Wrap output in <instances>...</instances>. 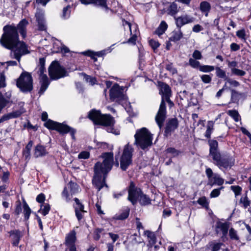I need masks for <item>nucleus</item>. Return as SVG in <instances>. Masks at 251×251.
<instances>
[{
	"instance_id": "15",
	"label": "nucleus",
	"mask_w": 251,
	"mask_h": 251,
	"mask_svg": "<svg viewBox=\"0 0 251 251\" xmlns=\"http://www.w3.org/2000/svg\"><path fill=\"white\" fill-rule=\"evenodd\" d=\"M44 16V11L43 10L38 9L35 14V16L38 23V29L41 31L46 30L47 28Z\"/></svg>"
},
{
	"instance_id": "58",
	"label": "nucleus",
	"mask_w": 251,
	"mask_h": 251,
	"mask_svg": "<svg viewBox=\"0 0 251 251\" xmlns=\"http://www.w3.org/2000/svg\"><path fill=\"white\" fill-rule=\"evenodd\" d=\"M90 153L87 151H83L79 153L78 155V158L79 159H86L89 157Z\"/></svg>"
},
{
	"instance_id": "62",
	"label": "nucleus",
	"mask_w": 251,
	"mask_h": 251,
	"mask_svg": "<svg viewBox=\"0 0 251 251\" xmlns=\"http://www.w3.org/2000/svg\"><path fill=\"white\" fill-rule=\"evenodd\" d=\"M226 80L227 83H228L230 85H232L233 87H236L240 85L239 82L236 80H232L228 78H227Z\"/></svg>"
},
{
	"instance_id": "20",
	"label": "nucleus",
	"mask_w": 251,
	"mask_h": 251,
	"mask_svg": "<svg viewBox=\"0 0 251 251\" xmlns=\"http://www.w3.org/2000/svg\"><path fill=\"white\" fill-rule=\"evenodd\" d=\"M9 233L12 238L13 245L17 246L22 236L21 232L18 230H13L10 231Z\"/></svg>"
},
{
	"instance_id": "12",
	"label": "nucleus",
	"mask_w": 251,
	"mask_h": 251,
	"mask_svg": "<svg viewBox=\"0 0 251 251\" xmlns=\"http://www.w3.org/2000/svg\"><path fill=\"white\" fill-rule=\"evenodd\" d=\"M128 192V200L134 205L136 203L142 192L139 188L135 186L133 182H130Z\"/></svg>"
},
{
	"instance_id": "63",
	"label": "nucleus",
	"mask_w": 251,
	"mask_h": 251,
	"mask_svg": "<svg viewBox=\"0 0 251 251\" xmlns=\"http://www.w3.org/2000/svg\"><path fill=\"white\" fill-rule=\"evenodd\" d=\"M22 212V206L20 201H18L16 204V207L15 209V213L17 215H19Z\"/></svg>"
},
{
	"instance_id": "5",
	"label": "nucleus",
	"mask_w": 251,
	"mask_h": 251,
	"mask_svg": "<svg viewBox=\"0 0 251 251\" xmlns=\"http://www.w3.org/2000/svg\"><path fill=\"white\" fill-rule=\"evenodd\" d=\"M134 138L135 144L142 150H145L152 144V135L146 127L137 130Z\"/></svg>"
},
{
	"instance_id": "49",
	"label": "nucleus",
	"mask_w": 251,
	"mask_h": 251,
	"mask_svg": "<svg viewBox=\"0 0 251 251\" xmlns=\"http://www.w3.org/2000/svg\"><path fill=\"white\" fill-rule=\"evenodd\" d=\"M223 189H224V187H221L218 189H215L213 190L210 194V198H216V197H218L220 194L221 190Z\"/></svg>"
},
{
	"instance_id": "23",
	"label": "nucleus",
	"mask_w": 251,
	"mask_h": 251,
	"mask_svg": "<svg viewBox=\"0 0 251 251\" xmlns=\"http://www.w3.org/2000/svg\"><path fill=\"white\" fill-rule=\"evenodd\" d=\"M76 233L73 230L68 233L66 237L65 244L67 247L75 245Z\"/></svg>"
},
{
	"instance_id": "40",
	"label": "nucleus",
	"mask_w": 251,
	"mask_h": 251,
	"mask_svg": "<svg viewBox=\"0 0 251 251\" xmlns=\"http://www.w3.org/2000/svg\"><path fill=\"white\" fill-rule=\"evenodd\" d=\"M229 236L232 240L239 241V237L237 234V232L234 228H231L229 230Z\"/></svg>"
},
{
	"instance_id": "33",
	"label": "nucleus",
	"mask_w": 251,
	"mask_h": 251,
	"mask_svg": "<svg viewBox=\"0 0 251 251\" xmlns=\"http://www.w3.org/2000/svg\"><path fill=\"white\" fill-rule=\"evenodd\" d=\"M214 122L212 121H209L208 122L207 125V129L204 134L205 137H206L207 138H210L211 134L214 130Z\"/></svg>"
},
{
	"instance_id": "16",
	"label": "nucleus",
	"mask_w": 251,
	"mask_h": 251,
	"mask_svg": "<svg viewBox=\"0 0 251 251\" xmlns=\"http://www.w3.org/2000/svg\"><path fill=\"white\" fill-rule=\"evenodd\" d=\"M81 3L84 4H94L96 6L100 7L106 11L109 10L106 4V0H79Z\"/></svg>"
},
{
	"instance_id": "14",
	"label": "nucleus",
	"mask_w": 251,
	"mask_h": 251,
	"mask_svg": "<svg viewBox=\"0 0 251 251\" xmlns=\"http://www.w3.org/2000/svg\"><path fill=\"white\" fill-rule=\"evenodd\" d=\"M178 126V122L176 118L169 119L166 124L164 135L166 137L171 135L172 133L176 129Z\"/></svg>"
},
{
	"instance_id": "31",
	"label": "nucleus",
	"mask_w": 251,
	"mask_h": 251,
	"mask_svg": "<svg viewBox=\"0 0 251 251\" xmlns=\"http://www.w3.org/2000/svg\"><path fill=\"white\" fill-rule=\"evenodd\" d=\"M182 36L183 34L181 31L179 29L173 32L172 35L169 39L171 41L176 42L180 40L182 37Z\"/></svg>"
},
{
	"instance_id": "10",
	"label": "nucleus",
	"mask_w": 251,
	"mask_h": 251,
	"mask_svg": "<svg viewBox=\"0 0 251 251\" xmlns=\"http://www.w3.org/2000/svg\"><path fill=\"white\" fill-rule=\"evenodd\" d=\"M214 164L222 171L230 169L234 164L235 160L232 156H223L220 153L213 158Z\"/></svg>"
},
{
	"instance_id": "17",
	"label": "nucleus",
	"mask_w": 251,
	"mask_h": 251,
	"mask_svg": "<svg viewBox=\"0 0 251 251\" xmlns=\"http://www.w3.org/2000/svg\"><path fill=\"white\" fill-rule=\"evenodd\" d=\"M25 111L24 108H21L20 110L5 114L0 118V124L10 119L17 118Z\"/></svg>"
},
{
	"instance_id": "18",
	"label": "nucleus",
	"mask_w": 251,
	"mask_h": 251,
	"mask_svg": "<svg viewBox=\"0 0 251 251\" xmlns=\"http://www.w3.org/2000/svg\"><path fill=\"white\" fill-rule=\"evenodd\" d=\"M39 83L41 86L39 91V93L41 95L44 94L48 88L50 81L47 75H42L41 77H39Z\"/></svg>"
},
{
	"instance_id": "32",
	"label": "nucleus",
	"mask_w": 251,
	"mask_h": 251,
	"mask_svg": "<svg viewBox=\"0 0 251 251\" xmlns=\"http://www.w3.org/2000/svg\"><path fill=\"white\" fill-rule=\"evenodd\" d=\"M178 11V10L177 8V4L175 2L171 3L168 8V14L172 16H175L177 13Z\"/></svg>"
},
{
	"instance_id": "48",
	"label": "nucleus",
	"mask_w": 251,
	"mask_h": 251,
	"mask_svg": "<svg viewBox=\"0 0 251 251\" xmlns=\"http://www.w3.org/2000/svg\"><path fill=\"white\" fill-rule=\"evenodd\" d=\"M74 200L75 202V212L76 211H85L84 210V205L80 202L79 200L77 198H75Z\"/></svg>"
},
{
	"instance_id": "42",
	"label": "nucleus",
	"mask_w": 251,
	"mask_h": 251,
	"mask_svg": "<svg viewBox=\"0 0 251 251\" xmlns=\"http://www.w3.org/2000/svg\"><path fill=\"white\" fill-rule=\"evenodd\" d=\"M236 36L242 41L246 42L247 37L246 31L244 29L239 30L236 32Z\"/></svg>"
},
{
	"instance_id": "34",
	"label": "nucleus",
	"mask_w": 251,
	"mask_h": 251,
	"mask_svg": "<svg viewBox=\"0 0 251 251\" xmlns=\"http://www.w3.org/2000/svg\"><path fill=\"white\" fill-rule=\"evenodd\" d=\"M61 196L67 202H70L72 198V194H70L66 187H65L62 192Z\"/></svg>"
},
{
	"instance_id": "53",
	"label": "nucleus",
	"mask_w": 251,
	"mask_h": 251,
	"mask_svg": "<svg viewBox=\"0 0 251 251\" xmlns=\"http://www.w3.org/2000/svg\"><path fill=\"white\" fill-rule=\"evenodd\" d=\"M240 202L243 204V206L245 208H246L250 204V201L248 200V198L247 196L245 197H242L240 199Z\"/></svg>"
},
{
	"instance_id": "19",
	"label": "nucleus",
	"mask_w": 251,
	"mask_h": 251,
	"mask_svg": "<svg viewBox=\"0 0 251 251\" xmlns=\"http://www.w3.org/2000/svg\"><path fill=\"white\" fill-rule=\"evenodd\" d=\"M208 143L210 146V155L212 156L213 159L220 153L218 151V142L215 140H210L208 141Z\"/></svg>"
},
{
	"instance_id": "4",
	"label": "nucleus",
	"mask_w": 251,
	"mask_h": 251,
	"mask_svg": "<svg viewBox=\"0 0 251 251\" xmlns=\"http://www.w3.org/2000/svg\"><path fill=\"white\" fill-rule=\"evenodd\" d=\"M159 94L162 96V99L158 111L155 116V121L159 128L161 129L166 118V110L165 98L171 96V91L169 85L163 82L159 83Z\"/></svg>"
},
{
	"instance_id": "9",
	"label": "nucleus",
	"mask_w": 251,
	"mask_h": 251,
	"mask_svg": "<svg viewBox=\"0 0 251 251\" xmlns=\"http://www.w3.org/2000/svg\"><path fill=\"white\" fill-rule=\"evenodd\" d=\"M124 89L118 84H115L110 90V99L111 101H115L123 104L127 101V97L124 94Z\"/></svg>"
},
{
	"instance_id": "44",
	"label": "nucleus",
	"mask_w": 251,
	"mask_h": 251,
	"mask_svg": "<svg viewBox=\"0 0 251 251\" xmlns=\"http://www.w3.org/2000/svg\"><path fill=\"white\" fill-rule=\"evenodd\" d=\"M239 93L234 90H231V101L235 103L238 101L239 100Z\"/></svg>"
},
{
	"instance_id": "57",
	"label": "nucleus",
	"mask_w": 251,
	"mask_h": 251,
	"mask_svg": "<svg viewBox=\"0 0 251 251\" xmlns=\"http://www.w3.org/2000/svg\"><path fill=\"white\" fill-rule=\"evenodd\" d=\"M230 188L233 191L235 196L240 195L242 191V188L239 186H231L230 187Z\"/></svg>"
},
{
	"instance_id": "64",
	"label": "nucleus",
	"mask_w": 251,
	"mask_h": 251,
	"mask_svg": "<svg viewBox=\"0 0 251 251\" xmlns=\"http://www.w3.org/2000/svg\"><path fill=\"white\" fill-rule=\"evenodd\" d=\"M192 56L195 59H201L202 58L201 52L198 50H195L194 51Z\"/></svg>"
},
{
	"instance_id": "29",
	"label": "nucleus",
	"mask_w": 251,
	"mask_h": 251,
	"mask_svg": "<svg viewBox=\"0 0 251 251\" xmlns=\"http://www.w3.org/2000/svg\"><path fill=\"white\" fill-rule=\"evenodd\" d=\"M144 234L147 236L151 246H152L156 243V236L153 232L146 230L144 231Z\"/></svg>"
},
{
	"instance_id": "30",
	"label": "nucleus",
	"mask_w": 251,
	"mask_h": 251,
	"mask_svg": "<svg viewBox=\"0 0 251 251\" xmlns=\"http://www.w3.org/2000/svg\"><path fill=\"white\" fill-rule=\"evenodd\" d=\"M168 28V25L167 23L163 21L160 24L159 26L155 30V33L159 36L162 35Z\"/></svg>"
},
{
	"instance_id": "50",
	"label": "nucleus",
	"mask_w": 251,
	"mask_h": 251,
	"mask_svg": "<svg viewBox=\"0 0 251 251\" xmlns=\"http://www.w3.org/2000/svg\"><path fill=\"white\" fill-rule=\"evenodd\" d=\"M70 8V6L68 5L63 8L62 14V18L65 19L69 17L70 14V11L69 10Z\"/></svg>"
},
{
	"instance_id": "6",
	"label": "nucleus",
	"mask_w": 251,
	"mask_h": 251,
	"mask_svg": "<svg viewBox=\"0 0 251 251\" xmlns=\"http://www.w3.org/2000/svg\"><path fill=\"white\" fill-rule=\"evenodd\" d=\"M44 126L50 129L56 130L61 133H70L73 139H75V130L68 126L59 123L54 122L51 120H47L44 123Z\"/></svg>"
},
{
	"instance_id": "38",
	"label": "nucleus",
	"mask_w": 251,
	"mask_h": 251,
	"mask_svg": "<svg viewBox=\"0 0 251 251\" xmlns=\"http://www.w3.org/2000/svg\"><path fill=\"white\" fill-rule=\"evenodd\" d=\"M50 208V205L48 203L42 204L38 212H41L44 216H46L49 213Z\"/></svg>"
},
{
	"instance_id": "54",
	"label": "nucleus",
	"mask_w": 251,
	"mask_h": 251,
	"mask_svg": "<svg viewBox=\"0 0 251 251\" xmlns=\"http://www.w3.org/2000/svg\"><path fill=\"white\" fill-rule=\"evenodd\" d=\"M82 53L85 55L91 57L94 61H96L97 60V58L96 57V53H95V52H93L91 50H87L83 52Z\"/></svg>"
},
{
	"instance_id": "27",
	"label": "nucleus",
	"mask_w": 251,
	"mask_h": 251,
	"mask_svg": "<svg viewBox=\"0 0 251 251\" xmlns=\"http://www.w3.org/2000/svg\"><path fill=\"white\" fill-rule=\"evenodd\" d=\"M200 8L202 13H204L205 16H207L209 12L211 6L209 2L204 1L200 3Z\"/></svg>"
},
{
	"instance_id": "22",
	"label": "nucleus",
	"mask_w": 251,
	"mask_h": 251,
	"mask_svg": "<svg viewBox=\"0 0 251 251\" xmlns=\"http://www.w3.org/2000/svg\"><path fill=\"white\" fill-rule=\"evenodd\" d=\"M48 151L46 148L41 145H37L34 149V156L36 157H42L47 154Z\"/></svg>"
},
{
	"instance_id": "45",
	"label": "nucleus",
	"mask_w": 251,
	"mask_h": 251,
	"mask_svg": "<svg viewBox=\"0 0 251 251\" xmlns=\"http://www.w3.org/2000/svg\"><path fill=\"white\" fill-rule=\"evenodd\" d=\"M1 170L2 168L0 167V177L1 176V179L3 182H6L8 180L9 173L8 171L2 172Z\"/></svg>"
},
{
	"instance_id": "26",
	"label": "nucleus",
	"mask_w": 251,
	"mask_h": 251,
	"mask_svg": "<svg viewBox=\"0 0 251 251\" xmlns=\"http://www.w3.org/2000/svg\"><path fill=\"white\" fill-rule=\"evenodd\" d=\"M33 145L32 141H30L25 146V148L23 150V154L25 159L28 160L30 159V151Z\"/></svg>"
},
{
	"instance_id": "36",
	"label": "nucleus",
	"mask_w": 251,
	"mask_h": 251,
	"mask_svg": "<svg viewBox=\"0 0 251 251\" xmlns=\"http://www.w3.org/2000/svg\"><path fill=\"white\" fill-rule=\"evenodd\" d=\"M129 215V210H126L121 214H116L113 218L117 220H123L126 219Z\"/></svg>"
},
{
	"instance_id": "52",
	"label": "nucleus",
	"mask_w": 251,
	"mask_h": 251,
	"mask_svg": "<svg viewBox=\"0 0 251 251\" xmlns=\"http://www.w3.org/2000/svg\"><path fill=\"white\" fill-rule=\"evenodd\" d=\"M189 63L194 68H200V66H201L200 63L195 59L190 58L189 60Z\"/></svg>"
},
{
	"instance_id": "2",
	"label": "nucleus",
	"mask_w": 251,
	"mask_h": 251,
	"mask_svg": "<svg viewBox=\"0 0 251 251\" xmlns=\"http://www.w3.org/2000/svg\"><path fill=\"white\" fill-rule=\"evenodd\" d=\"M102 157L103 158L102 163L98 162L94 166V176L92 180L93 184L98 191H100L104 186L107 187L105 184L106 176L111 170L113 164V153H104L102 155Z\"/></svg>"
},
{
	"instance_id": "51",
	"label": "nucleus",
	"mask_w": 251,
	"mask_h": 251,
	"mask_svg": "<svg viewBox=\"0 0 251 251\" xmlns=\"http://www.w3.org/2000/svg\"><path fill=\"white\" fill-rule=\"evenodd\" d=\"M231 73L234 75L240 76H244L246 74L245 71L237 68L232 69Z\"/></svg>"
},
{
	"instance_id": "56",
	"label": "nucleus",
	"mask_w": 251,
	"mask_h": 251,
	"mask_svg": "<svg viewBox=\"0 0 251 251\" xmlns=\"http://www.w3.org/2000/svg\"><path fill=\"white\" fill-rule=\"evenodd\" d=\"M201 78L202 82L204 83H209L212 80V77L208 75H203L201 76Z\"/></svg>"
},
{
	"instance_id": "39",
	"label": "nucleus",
	"mask_w": 251,
	"mask_h": 251,
	"mask_svg": "<svg viewBox=\"0 0 251 251\" xmlns=\"http://www.w3.org/2000/svg\"><path fill=\"white\" fill-rule=\"evenodd\" d=\"M228 115L231 116L235 122H238L240 119V115L235 110H229L227 111Z\"/></svg>"
},
{
	"instance_id": "37",
	"label": "nucleus",
	"mask_w": 251,
	"mask_h": 251,
	"mask_svg": "<svg viewBox=\"0 0 251 251\" xmlns=\"http://www.w3.org/2000/svg\"><path fill=\"white\" fill-rule=\"evenodd\" d=\"M23 208L25 219V220H27L29 218L31 210L28 206V204L25 201L24 203Z\"/></svg>"
},
{
	"instance_id": "28",
	"label": "nucleus",
	"mask_w": 251,
	"mask_h": 251,
	"mask_svg": "<svg viewBox=\"0 0 251 251\" xmlns=\"http://www.w3.org/2000/svg\"><path fill=\"white\" fill-rule=\"evenodd\" d=\"M138 201L141 205H147L151 204V199L147 195L144 194L143 193H141Z\"/></svg>"
},
{
	"instance_id": "60",
	"label": "nucleus",
	"mask_w": 251,
	"mask_h": 251,
	"mask_svg": "<svg viewBox=\"0 0 251 251\" xmlns=\"http://www.w3.org/2000/svg\"><path fill=\"white\" fill-rule=\"evenodd\" d=\"M149 43H150V46H151V47L152 48V49H153L154 50H155V49H156L158 47H159L160 44L159 43H158V41H156L154 40H150L149 41Z\"/></svg>"
},
{
	"instance_id": "13",
	"label": "nucleus",
	"mask_w": 251,
	"mask_h": 251,
	"mask_svg": "<svg viewBox=\"0 0 251 251\" xmlns=\"http://www.w3.org/2000/svg\"><path fill=\"white\" fill-rule=\"evenodd\" d=\"M195 19V18L188 14H184L175 18L176 25L179 28L185 25L194 23Z\"/></svg>"
},
{
	"instance_id": "35",
	"label": "nucleus",
	"mask_w": 251,
	"mask_h": 251,
	"mask_svg": "<svg viewBox=\"0 0 251 251\" xmlns=\"http://www.w3.org/2000/svg\"><path fill=\"white\" fill-rule=\"evenodd\" d=\"M215 69L216 71V75L217 77L221 78H223L226 80L227 77L226 75V73L224 70L221 69L219 67H215Z\"/></svg>"
},
{
	"instance_id": "25",
	"label": "nucleus",
	"mask_w": 251,
	"mask_h": 251,
	"mask_svg": "<svg viewBox=\"0 0 251 251\" xmlns=\"http://www.w3.org/2000/svg\"><path fill=\"white\" fill-rule=\"evenodd\" d=\"M223 243L218 242L215 241H211L206 246V249H210L211 251H218L220 250Z\"/></svg>"
},
{
	"instance_id": "47",
	"label": "nucleus",
	"mask_w": 251,
	"mask_h": 251,
	"mask_svg": "<svg viewBox=\"0 0 251 251\" xmlns=\"http://www.w3.org/2000/svg\"><path fill=\"white\" fill-rule=\"evenodd\" d=\"M166 151L167 153H170L171 154L172 157H176L178 156L180 153V151L178 150H176L174 148H168L166 150Z\"/></svg>"
},
{
	"instance_id": "41",
	"label": "nucleus",
	"mask_w": 251,
	"mask_h": 251,
	"mask_svg": "<svg viewBox=\"0 0 251 251\" xmlns=\"http://www.w3.org/2000/svg\"><path fill=\"white\" fill-rule=\"evenodd\" d=\"M214 69V66L210 65H202L199 68V70L204 73H209L213 71Z\"/></svg>"
},
{
	"instance_id": "3",
	"label": "nucleus",
	"mask_w": 251,
	"mask_h": 251,
	"mask_svg": "<svg viewBox=\"0 0 251 251\" xmlns=\"http://www.w3.org/2000/svg\"><path fill=\"white\" fill-rule=\"evenodd\" d=\"M88 117L95 125L106 126L107 132L115 135L120 134V130L113 127L115 120L110 115L101 114L100 111L93 109L89 112Z\"/></svg>"
},
{
	"instance_id": "55",
	"label": "nucleus",
	"mask_w": 251,
	"mask_h": 251,
	"mask_svg": "<svg viewBox=\"0 0 251 251\" xmlns=\"http://www.w3.org/2000/svg\"><path fill=\"white\" fill-rule=\"evenodd\" d=\"M103 229L101 228L96 229L94 233V238L96 240H99L100 238V234L103 231Z\"/></svg>"
},
{
	"instance_id": "8",
	"label": "nucleus",
	"mask_w": 251,
	"mask_h": 251,
	"mask_svg": "<svg viewBox=\"0 0 251 251\" xmlns=\"http://www.w3.org/2000/svg\"><path fill=\"white\" fill-rule=\"evenodd\" d=\"M134 149L128 143L125 146L122 155L120 158V167L123 171H126L132 163Z\"/></svg>"
},
{
	"instance_id": "24",
	"label": "nucleus",
	"mask_w": 251,
	"mask_h": 251,
	"mask_svg": "<svg viewBox=\"0 0 251 251\" xmlns=\"http://www.w3.org/2000/svg\"><path fill=\"white\" fill-rule=\"evenodd\" d=\"M224 182V180L221 178L220 176L217 174H214L213 176L209 180V183L211 185H222Z\"/></svg>"
},
{
	"instance_id": "59",
	"label": "nucleus",
	"mask_w": 251,
	"mask_h": 251,
	"mask_svg": "<svg viewBox=\"0 0 251 251\" xmlns=\"http://www.w3.org/2000/svg\"><path fill=\"white\" fill-rule=\"evenodd\" d=\"M166 69L170 71L171 73H172L173 75L176 74L177 72L176 70L174 68L172 64L170 63L166 65Z\"/></svg>"
},
{
	"instance_id": "46",
	"label": "nucleus",
	"mask_w": 251,
	"mask_h": 251,
	"mask_svg": "<svg viewBox=\"0 0 251 251\" xmlns=\"http://www.w3.org/2000/svg\"><path fill=\"white\" fill-rule=\"evenodd\" d=\"M82 75H83L84 78L85 79V80L87 82H89L91 85H93L96 83L97 81L95 77H91V76L87 75L84 73H82Z\"/></svg>"
},
{
	"instance_id": "11",
	"label": "nucleus",
	"mask_w": 251,
	"mask_h": 251,
	"mask_svg": "<svg viewBox=\"0 0 251 251\" xmlns=\"http://www.w3.org/2000/svg\"><path fill=\"white\" fill-rule=\"evenodd\" d=\"M49 74L52 79L56 80L67 75L65 69L56 61H53L49 68Z\"/></svg>"
},
{
	"instance_id": "61",
	"label": "nucleus",
	"mask_w": 251,
	"mask_h": 251,
	"mask_svg": "<svg viewBox=\"0 0 251 251\" xmlns=\"http://www.w3.org/2000/svg\"><path fill=\"white\" fill-rule=\"evenodd\" d=\"M69 49L67 47L60 43V47L58 48V50H56V52L61 51L64 53H67L69 52Z\"/></svg>"
},
{
	"instance_id": "7",
	"label": "nucleus",
	"mask_w": 251,
	"mask_h": 251,
	"mask_svg": "<svg viewBox=\"0 0 251 251\" xmlns=\"http://www.w3.org/2000/svg\"><path fill=\"white\" fill-rule=\"evenodd\" d=\"M17 86L23 92H27L32 90V78L30 74L23 73L17 80Z\"/></svg>"
},
{
	"instance_id": "43",
	"label": "nucleus",
	"mask_w": 251,
	"mask_h": 251,
	"mask_svg": "<svg viewBox=\"0 0 251 251\" xmlns=\"http://www.w3.org/2000/svg\"><path fill=\"white\" fill-rule=\"evenodd\" d=\"M197 202L206 209L208 208L209 203L205 197H202L199 199L197 201Z\"/></svg>"
},
{
	"instance_id": "21",
	"label": "nucleus",
	"mask_w": 251,
	"mask_h": 251,
	"mask_svg": "<svg viewBox=\"0 0 251 251\" xmlns=\"http://www.w3.org/2000/svg\"><path fill=\"white\" fill-rule=\"evenodd\" d=\"M229 228L227 223L218 222L216 226V231L217 233L221 232L223 236L226 235Z\"/></svg>"
},
{
	"instance_id": "1",
	"label": "nucleus",
	"mask_w": 251,
	"mask_h": 251,
	"mask_svg": "<svg viewBox=\"0 0 251 251\" xmlns=\"http://www.w3.org/2000/svg\"><path fill=\"white\" fill-rule=\"evenodd\" d=\"M28 22L25 19L22 20L17 25V27L13 25H6L3 27V33L0 40L1 45L11 50V55L20 62L22 56L29 53L27 45L24 42L19 41L18 30L23 36H26V26Z\"/></svg>"
}]
</instances>
